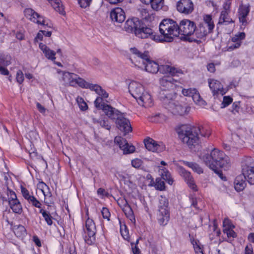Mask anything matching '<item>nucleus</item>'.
<instances>
[{
    "instance_id": "obj_43",
    "label": "nucleus",
    "mask_w": 254,
    "mask_h": 254,
    "mask_svg": "<svg viewBox=\"0 0 254 254\" xmlns=\"http://www.w3.org/2000/svg\"><path fill=\"white\" fill-rule=\"evenodd\" d=\"M246 36V34L244 32H239L233 36L231 41L234 43H237L240 42L242 44V40L244 39Z\"/></svg>"
},
{
    "instance_id": "obj_39",
    "label": "nucleus",
    "mask_w": 254,
    "mask_h": 254,
    "mask_svg": "<svg viewBox=\"0 0 254 254\" xmlns=\"http://www.w3.org/2000/svg\"><path fill=\"white\" fill-rule=\"evenodd\" d=\"M192 99L194 103L199 106H202L206 105V102L200 97L199 93L196 90L195 93L193 94Z\"/></svg>"
},
{
    "instance_id": "obj_10",
    "label": "nucleus",
    "mask_w": 254,
    "mask_h": 254,
    "mask_svg": "<svg viewBox=\"0 0 254 254\" xmlns=\"http://www.w3.org/2000/svg\"><path fill=\"white\" fill-rule=\"evenodd\" d=\"M196 30L195 23L189 19H184L178 24L179 36H190L194 34Z\"/></svg>"
},
{
    "instance_id": "obj_55",
    "label": "nucleus",
    "mask_w": 254,
    "mask_h": 254,
    "mask_svg": "<svg viewBox=\"0 0 254 254\" xmlns=\"http://www.w3.org/2000/svg\"><path fill=\"white\" fill-rule=\"evenodd\" d=\"M101 212L104 218L107 219L108 220H110L109 218L110 217V213L108 208L103 207Z\"/></svg>"
},
{
    "instance_id": "obj_61",
    "label": "nucleus",
    "mask_w": 254,
    "mask_h": 254,
    "mask_svg": "<svg viewBox=\"0 0 254 254\" xmlns=\"http://www.w3.org/2000/svg\"><path fill=\"white\" fill-rule=\"evenodd\" d=\"M44 32H45V30H40V31L38 33L36 37L35 38V41L38 42V40H42L43 38Z\"/></svg>"
},
{
    "instance_id": "obj_32",
    "label": "nucleus",
    "mask_w": 254,
    "mask_h": 254,
    "mask_svg": "<svg viewBox=\"0 0 254 254\" xmlns=\"http://www.w3.org/2000/svg\"><path fill=\"white\" fill-rule=\"evenodd\" d=\"M227 11H222L218 22L219 24L228 25L233 22V20L229 17Z\"/></svg>"
},
{
    "instance_id": "obj_17",
    "label": "nucleus",
    "mask_w": 254,
    "mask_h": 254,
    "mask_svg": "<svg viewBox=\"0 0 254 254\" xmlns=\"http://www.w3.org/2000/svg\"><path fill=\"white\" fill-rule=\"evenodd\" d=\"M208 82L214 96L219 94L223 95L226 93L227 90L223 88L220 81L213 79H209Z\"/></svg>"
},
{
    "instance_id": "obj_54",
    "label": "nucleus",
    "mask_w": 254,
    "mask_h": 254,
    "mask_svg": "<svg viewBox=\"0 0 254 254\" xmlns=\"http://www.w3.org/2000/svg\"><path fill=\"white\" fill-rule=\"evenodd\" d=\"M232 102V99L230 96H224L223 97V101L222 105L223 108L228 106Z\"/></svg>"
},
{
    "instance_id": "obj_58",
    "label": "nucleus",
    "mask_w": 254,
    "mask_h": 254,
    "mask_svg": "<svg viewBox=\"0 0 254 254\" xmlns=\"http://www.w3.org/2000/svg\"><path fill=\"white\" fill-rule=\"evenodd\" d=\"M16 80L17 81L21 84L23 82L24 80L23 73L21 70H18L16 73Z\"/></svg>"
},
{
    "instance_id": "obj_15",
    "label": "nucleus",
    "mask_w": 254,
    "mask_h": 254,
    "mask_svg": "<svg viewBox=\"0 0 254 254\" xmlns=\"http://www.w3.org/2000/svg\"><path fill=\"white\" fill-rule=\"evenodd\" d=\"M176 7L179 12L188 15L193 11L194 5L191 0H180L177 3Z\"/></svg>"
},
{
    "instance_id": "obj_22",
    "label": "nucleus",
    "mask_w": 254,
    "mask_h": 254,
    "mask_svg": "<svg viewBox=\"0 0 254 254\" xmlns=\"http://www.w3.org/2000/svg\"><path fill=\"white\" fill-rule=\"evenodd\" d=\"M174 79L170 76H164L160 79V84L161 86L165 89L163 91H170V90L173 89L175 87ZM163 91L160 92V94L162 93ZM171 92H172L171 91Z\"/></svg>"
},
{
    "instance_id": "obj_20",
    "label": "nucleus",
    "mask_w": 254,
    "mask_h": 254,
    "mask_svg": "<svg viewBox=\"0 0 254 254\" xmlns=\"http://www.w3.org/2000/svg\"><path fill=\"white\" fill-rule=\"evenodd\" d=\"M160 73L162 74H170L171 75H178L182 74V71L168 64H163L159 66V70Z\"/></svg>"
},
{
    "instance_id": "obj_29",
    "label": "nucleus",
    "mask_w": 254,
    "mask_h": 254,
    "mask_svg": "<svg viewBox=\"0 0 254 254\" xmlns=\"http://www.w3.org/2000/svg\"><path fill=\"white\" fill-rule=\"evenodd\" d=\"M123 201L125 203V206L123 207V211L127 217L132 223H135V218L131 208L128 205L126 200H123Z\"/></svg>"
},
{
    "instance_id": "obj_52",
    "label": "nucleus",
    "mask_w": 254,
    "mask_h": 254,
    "mask_svg": "<svg viewBox=\"0 0 254 254\" xmlns=\"http://www.w3.org/2000/svg\"><path fill=\"white\" fill-rule=\"evenodd\" d=\"M80 6L82 8H86L90 5L92 0H77Z\"/></svg>"
},
{
    "instance_id": "obj_3",
    "label": "nucleus",
    "mask_w": 254,
    "mask_h": 254,
    "mask_svg": "<svg viewBox=\"0 0 254 254\" xmlns=\"http://www.w3.org/2000/svg\"><path fill=\"white\" fill-rule=\"evenodd\" d=\"M128 90L139 105L145 107L152 105L153 100L151 95L145 90L143 86L140 83L131 81L128 85Z\"/></svg>"
},
{
    "instance_id": "obj_4",
    "label": "nucleus",
    "mask_w": 254,
    "mask_h": 254,
    "mask_svg": "<svg viewBox=\"0 0 254 254\" xmlns=\"http://www.w3.org/2000/svg\"><path fill=\"white\" fill-rule=\"evenodd\" d=\"M176 130L179 138L184 143L190 146L198 143L200 127H192L187 125H182L178 126Z\"/></svg>"
},
{
    "instance_id": "obj_46",
    "label": "nucleus",
    "mask_w": 254,
    "mask_h": 254,
    "mask_svg": "<svg viewBox=\"0 0 254 254\" xmlns=\"http://www.w3.org/2000/svg\"><path fill=\"white\" fill-rule=\"evenodd\" d=\"M120 232H121V234L122 237H123V238L125 240L129 241V235L128 231L127 229L126 225H121Z\"/></svg>"
},
{
    "instance_id": "obj_35",
    "label": "nucleus",
    "mask_w": 254,
    "mask_h": 254,
    "mask_svg": "<svg viewBox=\"0 0 254 254\" xmlns=\"http://www.w3.org/2000/svg\"><path fill=\"white\" fill-rule=\"evenodd\" d=\"M11 57L6 54H0V65L7 66L11 64Z\"/></svg>"
},
{
    "instance_id": "obj_12",
    "label": "nucleus",
    "mask_w": 254,
    "mask_h": 254,
    "mask_svg": "<svg viewBox=\"0 0 254 254\" xmlns=\"http://www.w3.org/2000/svg\"><path fill=\"white\" fill-rule=\"evenodd\" d=\"M159 175L162 178H158L156 179L155 188L159 190H165V183L163 180L166 181L169 185H172L173 182L172 178L169 171L165 168L160 169L159 170Z\"/></svg>"
},
{
    "instance_id": "obj_41",
    "label": "nucleus",
    "mask_w": 254,
    "mask_h": 254,
    "mask_svg": "<svg viewBox=\"0 0 254 254\" xmlns=\"http://www.w3.org/2000/svg\"><path fill=\"white\" fill-rule=\"evenodd\" d=\"M25 16L32 21H35V16L38 15V13L34 11L31 8H26L24 10Z\"/></svg>"
},
{
    "instance_id": "obj_16",
    "label": "nucleus",
    "mask_w": 254,
    "mask_h": 254,
    "mask_svg": "<svg viewBox=\"0 0 254 254\" xmlns=\"http://www.w3.org/2000/svg\"><path fill=\"white\" fill-rule=\"evenodd\" d=\"M114 141L119 146L124 154L131 153L134 151V146L128 144L126 139L121 136H116L115 138Z\"/></svg>"
},
{
    "instance_id": "obj_44",
    "label": "nucleus",
    "mask_w": 254,
    "mask_h": 254,
    "mask_svg": "<svg viewBox=\"0 0 254 254\" xmlns=\"http://www.w3.org/2000/svg\"><path fill=\"white\" fill-rule=\"evenodd\" d=\"M204 23H202L203 25H205V24L207 26L209 25L210 26H207L209 30L212 31L214 27V25L213 22L212 21L211 16L209 15H207L204 17Z\"/></svg>"
},
{
    "instance_id": "obj_51",
    "label": "nucleus",
    "mask_w": 254,
    "mask_h": 254,
    "mask_svg": "<svg viewBox=\"0 0 254 254\" xmlns=\"http://www.w3.org/2000/svg\"><path fill=\"white\" fill-rule=\"evenodd\" d=\"M7 197L8 199V203L10 202L11 201H15V200H18L17 198L16 195L15 193L7 189Z\"/></svg>"
},
{
    "instance_id": "obj_7",
    "label": "nucleus",
    "mask_w": 254,
    "mask_h": 254,
    "mask_svg": "<svg viewBox=\"0 0 254 254\" xmlns=\"http://www.w3.org/2000/svg\"><path fill=\"white\" fill-rule=\"evenodd\" d=\"M60 76V80L63 84L66 86H75L78 85L82 87L85 80L78 77L76 74L65 71L59 70L58 71Z\"/></svg>"
},
{
    "instance_id": "obj_42",
    "label": "nucleus",
    "mask_w": 254,
    "mask_h": 254,
    "mask_svg": "<svg viewBox=\"0 0 254 254\" xmlns=\"http://www.w3.org/2000/svg\"><path fill=\"white\" fill-rule=\"evenodd\" d=\"M26 231L25 227L20 225L17 226L14 229V232L18 237L24 236L26 234Z\"/></svg>"
},
{
    "instance_id": "obj_34",
    "label": "nucleus",
    "mask_w": 254,
    "mask_h": 254,
    "mask_svg": "<svg viewBox=\"0 0 254 254\" xmlns=\"http://www.w3.org/2000/svg\"><path fill=\"white\" fill-rule=\"evenodd\" d=\"M82 88L90 89L92 91H94L98 95H99L103 89L101 86L98 84L89 83L86 81H85V83H83Z\"/></svg>"
},
{
    "instance_id": "obj_21",
    "label": "nucleus",
    "mask_w": 254,
    "mask_h": 254,
    "mask_svg": "<svg viewBox=\"0 0 254 254\" xmlns=\"http://www.w3.org/2000/svg\"><path fill=\"white\" fill-rule=\"evenodd\" d=\"M101 109L107 116L115 121L119 117V115L122 113L116 109L106 104L102 105Z\"/></svg>"
},
{
    "instance_id": "obj_38",
    "label": "nucleus",
    "mask_w": 254,
    "mask_h": 254,
    "mask_svg": "<svg viewBox=\"0 0 254 254\" xmlns=\"http://www.w3.org/2000/svg\"><path fill=\"white\" fill-rule=\"evenodd\" d=\"M185 164L189 167L191 168L193 171L199 174L203 173V169L195 163L186 162Z\"/></svg>"
},
{
    "instance_id": "obj_57",
    "label": "nucleus",
    "mask_w": 254,
    "mask_h": 254,
    "mask_svg": "<svg viewBox=\"0 0 254 254\" xmlns=\"http://www.w3.org/2000/svg\"><path fill=\"white\" fill-rule=\"evenodd\" d=\"M103 99L100 97H98L96 98L94 101V105L97 108L101 109L102 105L105 104L104 103H102Z\"/></svg>"
},
{
    "instance_id": "obj_24",
    "label": "nucleus",
    "mask_w": 254,
    "mask_h": 254,
    "mask_svg": "<svg viewBox=\"0 0 254 254\" xmlns=\"http://www.w3.org/2000/svg\"><path fill=\"white\" fill-rule=\"evenodd\" d=\"M181 175L183 177L185 181L188 184V186L194 191L197 190V187L194 183V180L190 172L186 171V170L181 168L180 171Z\"/></svg>"
},
{
    "instance_id": "obj_14",
    "label": "nucleus",
    "mask_w": 254,
    "mask_h": 254,
    "mask_svg": "<svg viewBox=\"0 0 254 254\" xmlns=\"http://www.w3.org/2000/svg\"><path fill=\"white\" fill-rule=\"evenodd\" d=\"M115 123L117 127L121 131L124 132L125 134L132 130L129 121L125 117V115L122 113L115 120Z\"/></svg>"
},
{
    "instance_id": "obj_56",
    "label": "nucleus",
    "mask_w": 254,
    "mask_h": 254,
    "mask_svg": "<svg viewBox=\"0 0 254 254\" xmlns=\"http://www.w3.org/2000/svg\"><path fill=\"white\" fill-rule=\"evenodd\" d=\"M98 123L100 124V125L103 127L105 128L108 130H110L111 128V126L109 125L108 121L101 120L100 121H97Z\"/></svg>"
},
{
    "instance_id": "obj_27",
    "label": "nucleus",
    "mask_w": 254,
    "mask_h": 254,
    "mask_svg": "<svg viewBox=\"0 0 254 254\" xmlns=\"http://www.w3.org/2000/svg\"><path fill=\"white\" fill-rule=\"evenodd\" d=\"M207 26H209L207 25ZM211 32L212 31L207 27L206 24L204 25L202 24H200L197 28L196 27L194 34L196 37L201 39Z\"/></svg>"
},
{
    "instance_id": "obj_30",
    "label": "nucleus",
    "mask_w": 254,
    "mask_h": 254,
    "mask_svg": "<svg viewBox=\"0 0 254 254\" xmlns=\"http://www.w3.org/2000/svg\"><path fill=\"white\" fill-rule=\"evenodd\" d=\"M250 12L249 7L247 6H242L239 9V20L243 24L247 23L246 17Z\"/></svg>"
},
{
    "instance_id": "obj_1",
    "label": "nucleus",
    "mask_w": 254,
    "mask_h": 254,
    "mask_svg": "<svg viewBox=\"0 0 254 254\" xmlns=\"http://www.w3.org/2000/svg\"><path fill=\"white\" fill-rule=\"evenodd\" d=\"M199 157L222 180H225L226 178L223 177L222 171L218 170V168L227 169L230 166L231 163L229 157L223 151L214 148L211 150L210 154L201 153Z\"/></svg>"
},
{
    "instance_id": "obj_8",
    "label": "nucleus",
    "mask_w": 254,
    "mask_h": 254,
    "mask_svg": "<svg viewBox=\"0 0 254 254\" xmlns=\"http://www.w3.org/2000/svg\"><path fill=\"white\" fill-rule=\"evenodd\" d=\"M169 202L168 199L161 196L159 198V211L157 214L158 220L161 225H165L170 218L168 209Z\"/></svg>"
},
{
    "instance_id": "obj_23",
    "label": "nucleus",
    "mask_w": 254,
    "mask_h": 254,
    "mask_svg": "<svg viewBox=\"0 0 254 254\" xmlns=\"http://www.w3.org/2000/svg\"><path fill=\"white\" fill-rule=\"evenodd\" d=\"M21 191L24 198L29 203L37 208H41V203L33 195H31L29 191L25 188L22 187Z\"/></svg>"
},
{
    "instance_id": "obj_53",
    "label": "nucleus",
    "mask_w": 254,
    "mask_h": 254,
    "mask_svg": "<svg viewBox=\"0 0 254 254\" xmlns=\"http://www.w3.org/2000/svg\"><path fill=\"white\" fill-rule=\"evenodd\" d=\"M142 164V161L139 159L135 158L131 161L132 166L135 168H139Z\"/></svg>"
},
{
    "instance_id": "obj_19",
    "label": "nucleus",
    "mask_w": 254,
    "mask_h": 254,
    "mask_svg": "<svg viewBox=\"0 0 254 254\" xmlns=\"http://www.w3.org/2000/svg\"><path fill=\"white\" fill-rule=\"evenodd\" d=\"M110 17L112 21L118 23H122L126 18L125 12L121 7L113 9L110 12Z\"/></svg>"
},
{
    "instance_id": "obj_2",
    "label": "nucleus",
    "mask_w": 254,
    "mask_h": 254,
    "mask_svg": "<svg viewBox=\"0 0 254 254\" xmlns=\"http://www.w3.org/2000/svg\"><path fill=\"white\" fill-rule=\"evenodd\" d=\"M176 95L174 92L167 91H163L160 97L164 108L173 115L180 116L187 115L190 108L176 100Z\"/></svg>"
},
{
    "instance_id": "obj_48",
    "label": "nucleus",
    "mask_w": 254,
    "mask_h": 254,
    "mask_svg": "<svg viewBox=\"0 0 254 254\" xmlns=\"http://www.w3.org/2000/svg\"><path fill=\"white\" fill-rule=\"evenodd\" d=\"M196 91V90L195 88L183 89L182 92L184 96L192 98L193 94L195 93Z\"/></svg>"
},
{
    "instance_id": "obj_33",
    "label": "nucleus",
    "mask_w": 254,
    "mask_h": 254,
    "mask_svg": "<svg viewBox=\"0 0 254 254\" xmlns=\"http://www.w3.org/2000/svg\"><path fill=\"white\" fill-rule=\"evenodd\" d=\"M8 203L13 212L18 214L21 213L22 211V206L18 200H15V201H11Z\"/></svg>"
},
{
    "instance_id": "obj_36",
    "label": "nucleus",
    "mask_w": 254,
    "mask_h": 254,
    "mask_svg": "<svg viewBox=\"0 0 254 254\" xmlns=\"http://www.w3.org/2000/svg\"><path fill=\"white\" fill-rule=\"evenodd\" d=\"M140 14L142 18L147 21L151 22L154 19V14L150 13L146 9L142 8L140 10Z\"/></svg>"
},
{
    "instance_id": "obj_18",
    "label": "nucleus",
    "mask_w": 254,
    "mask_h": 254,
    "mask_svg": "<svg viewBox=\"0 0 254 254\" xmlns=\"http://www.w3.org/2000/svg\"><path fill=\"white\" fill-rule=\"evenodd\" d=\"M144 144L147 149L152 152H161L165 149V146L162 143H157L152 138H148L144 140Z\"/></svg>"
},
{
    "instance_id": "obj_28",
    "label": "nucleus",
    "mask_w": 254,
    "mask_h": 254,
    "mask_svg": "<svg viewBox=\"0 0 254 254\" xmlns=\"http://www.w3.org/2000/svg\"><path fill=\"white\" fill-rule=\"evenodd\" d=\"M245 180L243 174L236 177L234 182V187L237 191H241L245 189L246 186Z\"/></svg>"
},
{
    "instance_id": "obj_9",
    "label": "nucleus",
    "mask_w": 254,
    "mask_h": 254,
    "mask_svg": "<svg viewBox=\"0 0 254 254\" xmlns=\"http://www.w3.org/2000/svg\"><path fill=\"white\" fill-rule=\"evenodd\" d=\"M242 174L251 185H254V161L250 158L245 159L242 165Z\"/></svg>"
},
{
    "instance_id": "obj_49",
    "label": "nucleus",
    "mask_w": 254,
    "mask_h": 254,
    "mask_svg": "<svg viewBox=\"0 0 254 254\" xmlns=\"http://www.w3.org/2000/svg\"><path fill=\"white\" fill-rule=\"evenodd\" d=\"M191 243L193 245L196 254H204L201 248L200 245L198 244V243L196 240H193L191 242Z\"/></svg>"
},
{
    "instance_id": "obj_62",
    "label": "nucleus",
    "mask_w": 254,
    "mask_h": 254,
    "mask_svg": "<svg viewBox=\"0 0 254 254\" xmlns=\"http://www.w3.org/2000/svg\"><path fill=\"white\" fill-rule=\"evenodd\" d=\"M225 233L227 234V237L229 238H235L237 236L236 233L233 230V229L228 230L225 232Z\"/></svg>"
},
{
    "instance_id": "obj_25",
    "label": "nucleus",
    "mask_w": 254,
    "mask_h": 254,
    "mask_svg": "<svg viewBox=\"0 0 254 254\" xmlns=\"http://www.w3.org/2000/svg\"><path fill=\"white\" fill-rule=\"evenodd\" d=\"M139 24L140 22L137 18L128 19L125 23L124 28L126 31L130 33L133 32L135 34V30L137 29Z\"/></svg>"
},
{
    "instance_id": "obj_45",
    "label": "nucleus",
    "mask_w": 254,
    "mask_h": 254,
    "mask_svg": "<svg viewBox=\"0 0 254 254\" xmlns=\"http://www.w3.org/2000/svg\"><path fill=\"white\" fill-rule=\"evenodd\" d=\"M224 233H225L229 229H233L234 226L231 223V221L228 218H225L223 222Z\"/></svg>"
},
{
    "instance_id": "obj_13",
    "label": "nucleus",
    "mask_w": 254,
    "mask_h": 254,
    "mask_svg": "<svg viewBox=\"0 0 254 254\" xmlns=\"http://www.w3.org/2000/svg\"><path fill=\"white\" fill-rule=\"evenodd\" d=\"M135 35L140 38H150L155 41L160 40V36L156 35L153 30L146 26H141L140 24L137 29L135 30Z\"/></svg>"
},
{
    "instance_id": "obj_31",
    "label": "nucleus",
    "mask_w": 254,
    "mask_h": 254,
    "mask_svg": "<svg viewBox=\"0 0 254 254\" xmlns=\"http://www.w3.org/2000/svg\"><path fill=\"white\" fill-rule=\"evenodd\" d=\"M54 9L61 14H64L65 11L61 0H47Z\"/></svg>"
},
{
    "instance_id": "obj_5",
    "label": "nucleus",
    "mask_w": 254,
    "mask_h": 254,
    "mask_svg": "<svg viewBox=\"0 0 254 254\" xmlns=\"http://www.w3.org/2000/svg\"><path fill=\"white\" fill-rule=\"evenodd\" d=\"M159 31L161 36L158 42H170L179 36L178 24L172 19H163L159 24Z\"/></svg>"
},
{
    "instance_id": "obj_11",
    "label": "nucleus",
    "mask_w": 254,
    "mask_h": 254,
    "mask_svg": "<svg viewBox=\"0 0 254 254\" xmlns=\"http://www.w3.org/2000/svg\"><path fill=\"white\" fill-rule=\"evenodd\" d=\"M84 240L88 245H91L95 240L96 228L94 221L88 218L85 222Z\"/></svg>"
},
{
    "instance_id": "obj_64",
    "label": "nucleus",
    "mask_w": 254,
    "mask_h": 254,
    "mask_svg": "<svg viewBox=\"0 0 254 254\" xmlns=\"http://www.w3.org/2000/svg\"><path fill=\"white\" fill-rule=\"evenodd\" d=\"M231 5V2L229 0H227L223 5V10L227 11L230 12V7Z\"/></svg>"
},
{
    "instance_id": "obj_63",
    "label": "nucleus",
    "mask_w": 254,
    "mask_h": 254,
    "mask_svg": "<svg viewBox=\"0 0 254 254\" xmlns=\"http://www.w3.org/2000/svg\"><path fill=\"white\" fill-rule=\"evenodd\" d=\"M36 107L38 111L42 114H45L46 111V109L41 105L39 103H36Z\"/></svg>"
},
{
    "instance_id": "obj_47",
    "label": "nucleus",
    "mask_w": 254,
    "mask_h": 254,
    "mask_svg": "<svg viewBox=\"0 0 254 254\" xmlns=\"http://www.w3.org/2000/svg\"><path fill=\"white\" fill-rule=\"evenodd\" d=\"M76 102L81 110L85 111L87 110L88 108L87 105L82 97L78 96L76 98Z\"/></svg>"
},
{
    "instance_id": "obj_6",
    "label": "nucleus",
    "mask_w": 254,
    "mask_h": 254,
    "mask_svg": "<svg viewBox=\"0 0 254 254\" xmlns=\"http://www.w3.org/2000/svg\"><path fill=\"white\" fill-rule=\"evenodd\" d=\"M130 51L133 55V57L130 58L132 63L137 58L139 59L138 63H142L146 71L152 73H156L159 71V65L156 62L150 60L148 52L142 53L135 48H131Z\"/></svg>"
},
{
    "instance_id": "obj_40",
    "label": "nucleus",
    "mask_w": 254,
    "mask_h": 254,
    "mask_svg": "<svg viewBox=\"0 0 254 254\" xmlns=\"http://www.w3.org/2000/svg\"><path fill=\"white\" fill-rule=\"evenodd\" d=\"M40 213L42 214L43 217H44L47 224L48 225L51 226L53 223V218L50 215V214L48 212L46 211V210L43 209H41L40 210Z\"/></svg>"
},
{
    "instance_id": "obj_60",
    "label": "nucleus",
    "mask_w": 254,
    "mask_h": 254,
    "mask_svg": "<svg viewBox=\"0 0 254 254\" xmlns=\"http://www.w3.org/2000/svg\"><path fill=\"white\" fill-rule=\"evenodd\" d=\"M199 133L201 134V135L204 137H208L210 134V132L207 129H205L204 128H200V131H199Z\"/></svg>"
},
{
    "instance_id": "obj_26",
    "label": "nucleus",
    "mask_w": 254,
    "mask_h": 254,
    "mask_svg": "<svg viewBox=\"0 0 254 254\" xmlns=\"http://www.w3.org/2000/svg\"><path fill=\"white\" fill-rule=\"evenodd\" d=\"M39 47L40 50L43 52L46 58L48 60H50L52 61H55L56 59L55 55L56 52L51 50L45 44L42 43H40Z\"/></svg>"
},
{
    "instance_id": "obj_50",
    "label": "nucleus",
    "mask_w": 254,
    "mask_h": 254,
    "mask_svg": "<svg viewBox=\"0 0 254 254\" xmlns=\"http://www.w3.org/2000/svg\"><path fill=\"white\" fill-rule=\"evenodd\" d=\"M33 22L43 26L48 25V22H46V21L45 20L44 17L40 16L38 13L37 16H35V21Z\"/></svg>"
},
{
    "instance_id": "obj_59",
    "label": "nucleus",
    "mask_w": 254,
    "mask_h": 254,
    "mask_svg": "<svg viewBox=\"0 0 254 254\" xmlns=\"http://www.w3.org/2000/svg\"><path fill=\"white\" fill-rule=\"evenodd\" d=\"M240 46L241 43L240 42L237 43H234L232 45L227 47V51H232L235 49L239 48Z\"/></svg>"
},
{
    "instance_id": "obj_37",
    "label": "nucleus",
    "mask_w": 254,
    "mask_h": 254,
    "mask_svg": "<svg viewBox=\"0 0 254 254\" xmlns=\"http://www.w3.org/2000/svg\"><path fill=\"white\" fill-rule=\"evenodd\" d=\"M151 8L156 11L161 9L164 3V0H150Z\"/></svg>"
}]
</instances>
